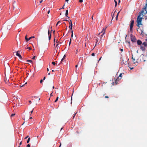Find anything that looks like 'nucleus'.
<instances>
[{
    "instance_id": "nucleus-1",
    "label": "nucleus",
    "mask_w": 147,
    "mask_h": 147,
    "mask_svg": "<svg viewBox=\"0 0 147 147\" xmlns=\"http://www.w3.org/2000/svg\"><path fill=\"white\" fill-rule=\"evenodd\" d=\"M147 7V4L146 3V6L143 8L141 12L139 13V16H138L137 20V26L138 28H140V25H142V24L141 23L142 21V18L144 16L143 13L145 14L146 13H144V11H146V9Z\"/></svg>"
},
{
    "instance_id": "nucleus-2",
    "label": "nucleus",
    "mask_w": 147,
    "mask_h": 147,
    "mask_svg": "<svg viewBox=\"0 0 147 147\" xmlns=\"http://www.w3.org/2000/svg\"><path fill=\"white\" fill-rule=\"evenodd\" d=\"M142 44L144 46V47L142 46V45L140 46V49L143 51H144L146 49L145 47H147V42H144L142 43Z\"/></svg>"
},
{
    "instance_id": "nucleus-3",
    "label": "nucleus",
    "mask_w": 147,
    "mask_h": 147,
    "mask_svg": "<svg viewBox=\"0 0 147 147\" xmlns=\"http://www.w3.org/2000/svg\"><path fill=\"white\" fill-rule=\"evenodd\" d=\"M130 37L131 39V41L132 42H135L136 41V39L135 36H133V35L131 34L130 35Z\"/></svg>"
},
{
    "instance_id": "nucleus-4",
    "label": "nucleus",
    "mask_w": 147,
    "mask_h": 147,
    "mask_svg": "<svg viewBox=\"0 0 147 147\" xmlns=\"http://www.w3.org/2000/svg\"><path fill=\"white\" fill-rule=\"evenodd\" d=\"M134 21L133 20H131V23L130 25V31H132V28L134 24Z\"/></svg>"
},
{
    "instance_id": "nucleus-5",
    "label": "nucleus",
    "mask_w": 147,
    "mask_h": 147,
    "mask_svg": "<svg viewBox=\"0 0 147 147\" xmlns=\"http://www.w3.org/2000/svg\"><path fill=\"white\" fill-rule=\"evenodd\" d=\"M140 28H138L137 29V30L138 32H139L141 34L143 35L144 33L143 32V29H139Z\"/></svg>"
},
{
    "instance_id": "nucleus-6",
    "label": "nucleus",
    "mask_w": 147,
    "mask_h": 147,
    "mask_svg": "<svg viewBox=\"0 0 147 147\" xmlns=\"http://www.w3.org/2000/svg\"><path fill=\"white\" fill-rule=\"evenodd\" d=\"M69 28H70V30H71L72 29V24L71 20H70V22H69Z\"/></svg>"
},
{
    "instance_id": "nucleus-7",
    "label": "nucleus",
    "mask_w": 147,
    "mask_h": 147,
    "mask_svg": "<svg viewBox=\"0 0 147 147\" xmlns=\"http://www.w3.org/2000/svg\"><path fill=\"white\" fill-rule=\"evenodd\" d=\"M132 59L133 62L135 63H138V59H137L136 60L135 57H134L133 56L132 57Z\"/></svg>"
},
{
    "instance_id": "nucleus-8",
    "label": "nucleus",
    "mask_w": 147,
    "mask_h": 147,
    "mask_svg": "<svg viewBox=\"0 0 147 147\" xmlns=\"http://www.w3.org/2000/svg\"><path fill=\"white\" fill-rule=\"evenodd\" d=\"M103 30H104V29H103V30L101 32V33H102V34H101V36H100V38H101V40L102 38V37H103L104 36V35L105 34V30L103 31Z\"/></svg>"
},
{
    "instance_id": "nucleus-9",
    "label": "nucleus",
    "mask_w": 147,
    "mask_h": 147,
    "mask_svg": "<svg viewBox=\"0 0 147 147\" xmlns=\"http://www.w3.org/2000/svg\"><path fill=\"white\" fill-rule=\"evenodd\" d=\"M18 52H19L18 51H17L16 55L17 56H18L20 59H22V57L21 56L20 54L18 53Z\"/></svg>"
},
{
    "instance_id": "nucleus-10",
    "label": "nucleus",
    "mask_w": 147,
    "mask_h": 147,
    "mask_svg": "<svg viewBox=\"0 0 147 147\" xmlns=\"http://www.w3.org/2000/svg\"><path fill=\"white\" fill-rule=\"evenodd\" d=\"M142 42L141 40H138L137 41V43L138 45H141L142 44Z\"/></svg>"
},
{
    "instance_id": "nucleus-11",
    "label": "nucleus",
    "mask_w": 147,
    "mask_h": 147,
    "mask_svg": "<svg viewBox=\"0 0 147 147\" xmlns=\"http://www.w3.org/2000/svg\"><path fill=\"white\" fill-rule=\"evenodd\" d=\"M98 38L97 37H94V40L95 42H96V43H97L98 41Z\"/></svg>"
},
{
    "instance_id": "nucleus-12",
    "label": "nucleus",
    "mask_w": 147,
    "mask_h": 147,
    "mask_svg": "<svg viewBox=\"0 0 147 147\" xmlns=\"http://www.w3.org/2000/svg\"><path fill=\"white\" fill-rule=\"evenodd\" d=\"M11 26H12L11 24H10L9 25H8L7 26V29L8 30L10 29L11 27Z\"/></svg>"
},
{
    "instance_id": "nucleus-13",
    "label": "nucleus",
    "mask_w": 147,
    "mask_h": 147,
    "mask_svg": "<svg viewBox=\"0 0 147 147\" xmlns=\"http://www.w3.org/2000/svg\"><path fill=\"white\" fill-rule=\"evenodd\" d=\"M68 10H66V13H65V15L66 16H67V17L68 18H69V17L67 16L68 14Z\"/></svg>"
},
{
    "instance_id": "nucleus-14",
    "label": "nucleus",
    "mask_w": 147,
    "mask_h": 147,
    "mask_svg": "<svg viewBox=\"0 0 147 147\" xmlns=\"http://www.w3.org/2000/svg\"><path fill=\"white\" fill-rule=\"evenodd\" d=\"M26 61L27 62H30V63H33V62L32 61V60H27Z\"/></svg>"
},
{
    "instance_id": "nucleus-15",
    "label": "nucleus",
    "mask_w": 147,
    "mask_h": 147,
    "mask_svg": "<svg viewBox=\"0 0 147 147\" xmlns=\"http://www.w3.org/2000/svg\"><path fill=\"white\" fill-rule=\"evenodd\" d=\"M122 74H120V75H119V76L118 77V78H120V79H121L122 77L121 76V75H122Z\"/></svg>"
},
{
    "instance_id": "nucleus-16",
    "label": "nucleus",
    "mask_w": 147,
    "mask_h": 147,
    "mask_svg": "<svg viewBox=\"0 0 147 147\" xmlns=\"http://www.w3.org/2000/svg\"><path fill=\"white\" fill-rule=\"evenodd\" d=\"M51 33L49 36V40H50L51 39Z\"/></svg>"
},
{
    "instance_id": "nucleus-17",
    "label": "nucleus",
    "mask_w": 147,
    "mask_h": 147,
    "mask_svg": "<svg viewBox=\"0 0 147 147\" xmlns=\"http://www.w3.org/2000/svg\"><path fill=\"white\" fill-rule=\"evenodd\" d=\"M25 48L27 49H28L29 50H31L32 49V48L31 47H26Z\"/></svg>"
},
{
    "instance_id": "nucleus-18",
    "label": "nucleus",
    "mask_w": 147,
    "mask_h": 147,
    "mask_svg": "<svg viewBox=\"0 0 147 147\" xmlns=\"http://www.w3.org/2000/svg\"><path fill=\"white\" fill-rule=\"evenodd\" d=\"M121 63L122 65L125 64V63L124 62V60L123 59L122 60V61Z\"/></svg>"
},
{
    "instance_id": "nucleus-19",
    "label": "nucleus",
    "mask_w": 147,
    "mask_h": 147,
    "mask_svg": "<svg viewBox=\"0 0 147 147\" xmlns=\"http://www.w3.org/2000/svg\"><path fill=\"white\" fill-rule=\"evenodd\" d=\"M25 39L26 40V41H28L29 40H28V38H27L26 36L25 37Z\"/></svg>"
},
{
    "instance_id": "nucleus-20",
    "label": "nucleus",
    "mask_w": 147,
    "mask_h": 147,
    "mask_svg": "<svg viewBox=\"0 0 147 147\" xmlns=\"http://www.w3.org/2000/svg\"><path fill=\"white\" fill-rule=\"evenodd\" d=\"M119 12L117 13V16H116V20H117L118 17V15H119Z\"/></svg>"
},
{
    "instance_id": "nucleus-21",
    "label": "nucleus",
    "mask_w": 147,
    "mask_h": 147,
    "mask_svg": "<svg viewBox=\"0 0 147 147\" xmlns=\"http://www.w3.org/2000/svg\"><path fill=\"white\" fill-rule=\"evenodd\" d=\"M114 0L115 2V7H116L117 5V1L115 0Z\"/></svg>"
},
{
    "instance_id": "nucleus-22",
    "label": "nucleus",
    "mask_w": 147,
    "mask_h": 147,
    "mask_svg": "<svg viewBox=\"0 0 147 147\" xmlns=\"http://www.w3.org/2000/svg\"><path fill=\"white\" fill-rule=\"evenodd\" d=\"M30 138H29L28 139V140L27 141V143H29V142H30Z\"/></svg>"
},
{
    "instance_id": "nucleus-23",
    "label": "nucleus",
    "mask_w": 147,
    "mask_h": 147,
    "mask_svg": "<svg viewBox=\"0 0 147 147\" xmlns=\"http://www.w3.org/2000/svg\"><path fill=\"white\" fill-rule=\"evenodd\" d=\"M71 38H72L73 36V31H72V30H71Z\"/></svg>"
},
{
    "instance_id": "nucleus-24",
    "label": "nucleus",
    "mask_w": 147,
    "mask_h": 147,
    "mask_svg": "<svg viewBox=\"0 0 147 147\" xmlns=\"http://www.w3.org/2000/svg\"><path fill=\"white\" fill-rule=\"evenodd\" d=\"M59 97H57L55 100V102H56L58 100Z\"/></svg>"
},
{
    "instance_id": "nucleus-25",
    "label": "nucleus",
    "mask_w": 147,
    "mask_h": 147,
    "mask_svg": "<svg viewBox=\"0 0 147 147\" xmlns=\"http://www.w3.org/2000/svg\"><path fill=\"white\" fill-rule=\"evenodd\" d=\"M47 29L48 30V35H49L50 34V30L49 28H47Z\"/></svg>"
},
{
    "instance_id": "nucleus-26",
    "label": "nucleus",
    "mask_w": 147,
    "mask_h": 147,
    "mask_svg": "<svg viewBox=\"0 0 147 147\" xmlns=\"http://www.w3.org/2000/svg\"><path fill=\"white\" fill-rule=\"evenodd\" d=\"M35 37L34 36H31V37H30L29 38H28V40H30V39H31V38H34Z\"/></svg>"
},
{
    "instance_id": "nucleus-27",
    "label": "nucleus",
    "mask_w": 147,
    "mask_h": 147,
    "mask_svg": "<svg viewBox=\"0 0 147 147\" xmlns=\"http://www.w3.org/2000/svg\"><path fill=\"white\" fill-rule=\"evenodd\" d=\"M52 63L54 65H56V63L54 61L52 62ZM56 64L57 65V64Z\"/></svg>"
},
{
    "instance_id": "nucleus-28",
    "label": "nucleus",
    "mask_w": 147,
    "mask_h": 147,
    "mask_svg": "<svg viewBox=\"0 0 147 147\" xmlns=\"http://www.w3.org/2000/svg\"><path fill=\"white\" fill-rule=\"evenodd\" d=\"M61 23V22L60 21H59L57 22V23L56 24V26H57V25L59 23Z\"/></svg>"
},
{
    "instance_id": "nucleus-29",
    "label": "nucleus",
    "mask_w": 147,
    "mask_h": 147,
    "mask_svg": "<svg viewBox=\"0 0 147 147\" xmlns=\"http://www.w3.org/2000/svg\"><path fill=\"white\" fill-rule=\"evenodd\" d=\"M16 3V2L15 1H13V7L14 8L15 7H14V5H13V4H14V3Z\"/></svg>"
},
{
    "instance_id": "nucleus-30",
    "label": "nucleus",
    "mask_w": 147,
    "mask_h": 147,
    "mask_svg": "<svg viewBox=\"0 0 147 147\" xmlns=\"http://www.w3.org/2000/svg\"><path fill=\"white\" fill-rule=\"evenodd\" d=\"M77 113H75L74 114V116H73V119H74V117H75L76 114Z\"/></svg>"
},
{
    "instance_id": "nucleus-31",
    "label": "nucleus",
    "mask_w": 147,
    "mask_h": 147,
    "mask_svg": "<svg viewBox=\"0 0 147 147\" xmlns=\"http://www.w3.org/2000/svg\"><path fill=\"white\" fill-rule=\"evenodd\" d=\"M92 56H94V55H95V54L94 53H93L92 54V55H91Z\"/></svg>"
},
{
    "instance_id": "nucleus-32",
    "label": "nucleus",
    "mask_w": 147,
    "mask_h": 147,
    "mask_svg": "<svg viewBox=\"0 0 147 147\" xmlns=\"http://www.w3.org/2000/svg\"><path fill=\"white\" fill-rule=\"evenodd\" d=\"M26 147H30V145L29 144H28L27 146H26Z\"/></svg>"
},
{
    "instance_id": "nucleus-33",
    "label": "nucleus",
    "mask_w": 147,
    "mask_h": 147,
    "mask_svg": "<svg viewBox=\"0 0 147 147\" xmlns=\"http://www.w3.org/2000/svg\"><path fill=\"white\" fill-rule=\"evenodd\" d=\"M15 114H13L12 115H11V117H13V116H14L15 115Z\"/></svg>"
},
{
    "instance_id": "nucleus-34",
    "label": "nucleus",
    "mask_w": 147,
    "mask_h": 147,
    "mask_svg": "<svg viewBox=\"0 0 147 147\" xmlns=\"http://www.w3.org/2000/svg\"><path fill=\"white\" fill-rule=\"evenodd\" d=\"M35 57H36V56H34V57H32V59H35Z\"/></svg>"
},
{
    "instance_id": "nucleus-35",
    "label": "nucleus",
    "mask_w": 147,
    "mask_h": 147,
    "mask_svg": "<svg viewBox=\"0 0 147 147\" xmlns=\"http://www.w3.org/2000/svg\"><path fill=\"white\" fill-rule=\"evenodd\" d=\"M43 82V80L42 79L40 81V83H41Z\"/></svg>"
},
{
    "instance_id": "nucleus-36",
    "label": "nucleus",
    "mask_w": 147,
    "mask_h": 147,
    "mask_svg": "<svg viewBox=\"0 0 147 147\" xmlns=\"http://www.w3.org/2000/svg\"><path fill=\"white\" fill-rule=\"evenodd\" d=\"M83 2V0H79V2L80 3H82Z\"/></svg>"
},
{
    "instance_id": "nucleus-37",
    "label": "nucleus",
    "mask_w": 147,
    "mask_h": 147,
    "mask_svg": "<svg viewBox=\"0 0 147 147\" xmlns=\"http://www.w3.org/2000/svg\"><path fill=\"white\" fill-rule=\"evenodd\" d=\"M29 137V136H27L24 139H26L27 138H28Z\"/></svg>"
},
{
    "instance_id": "nucleus-38",
    "label": "nucleus",
    "mask_w": 147,
    "mask_h": 147,
    "mask_svg": "<svg viewBox=\"0 0 147 147\" xmlns=\"http://www.w3.org/2000/svg\"><path fill=\"white\" fill-rule=\"evenodd\" d=\"M65 4L63 5V7L62 8V9H64L65 8H64V6H65Z\"/></svg>"
},
{
    "instance_id": "nucleus-39",
    "label": "nucleus",
    "mask_w": 147,
    "mask_h": 147,
    "mask_svg": "<svg viewBox=\"0 0 147 147\" xmlns=\"http://www.w3.org/2000/svg\"><path fill=\"white\" fill-rule=\"evenodd\" d=\"M64 59V58H63L62 59L61 61V62L63 61V60Z\"/></svg>"
},
{
    "instance_id": "nucleus-40",
    "label": "nucleus",
    "mask_w": 147,
    "mask_h": 147,
    "mask_svg": "<svg viewBox=\"0 0 147 147\" xmlns=\"http://www.w3.org/2000/svg\"><path fill=\"white\" fill-rule=\"evenodd\" d=\"M33 111V110L31 111L30 112V113H31V114L32 113Z\"/></svg>"
},
{
    "instance_id": "nucleus-41",
    "label": "nucleus",
    "mask_w": 147,
    "mask_h": 147,
    "mask_svg": "<svg viewBox=\"0 0 147 147\" xmlns=\"http://www.w3.org/2000/svg\"><path fill=\"white\" fill-rule=\"evenodd\" d=\"M50 10H49L48 11V12H47V13L48 14H49V13H50Z\"/></svg>"
},
{
    "instance_id": "nucleus-42",
    "label": "nucleus",
    "mask_w": 147,
    "mask_h": 147,
    "mask_svg": "<svg viewBox=\"0 0 147 147\" xmlns=\"http://www.w3.org/2000/svg\"><path fill=\"white\" fill-rule=\"evenodd\" d=\"M118 80V79H117L116 80V81H115V82L116 83V84H117V81Z\"/></svg>"
},
{
    "instance_id": "nucleus-43",
    "label": "nucleus",
    "mask_w": 147,
    "mask_h": 147,
    "mask_svg": "<svg viewBox=\"0 0 147 147\" xmlns=\"http://www.w3.org/2000/svg\"><path fill=\"white\" fill-rule=\"evenodd\" d=\"M22 144V141H21L20 143V145H21Z\"/></svg>"
},
{
    "instance_id": "nucleus-44",
    "label": "nucleus",
    "mask_w": 147,
    "mask_h": 147,
    "mask_svg": "<svg viewBox=\"0 0 147 147\" xmlns=\"http://www.w3.org/2000/svg\"><path fill=\"white\" fill-rule=\"evenodd\" d=\"M105 98H109V97L107 96H105Z\"/></svg>"
},
{
    "instance_id": "nucleus-45",
    "label": "nucleus",
    "mask_w": 147,
    "mask_h": 147,
    "mask_svg": "<svg viewBox=\"0 0 147 147\" xmlns=\"http://www.w3.org/2000/svg\"><path fill=\"white\" fill-rule=\"evenodd\" d=\"M71 43V41H69V46L70 45Z\"/></svg>"
},
{
    "instance_id": "nucleus-46",
    "label": "nucleus",
    "mask_w": 147,
    "mask_h": 147,
    "mask_svg": "<svg viewBox=\"0 0 147 147\" xmlns=\"http://www.w3.org/2000/svg\"><path fill=\"white\" fill-rule=\"evenodd\" d=\"M63 20L64 21H69L68 20Z\"/></svg>"
},
{
    "instance_id": "nucleus-47",
    "label": "nucleus",
    "mask_w": 147,
    "mask_h": 147,
    "mask_svg": "<svg viewBox=\"0 0 147 147\" xmlns=\"http://www.w3.org/2000/svg\"><path fill=\"white\" fill-rule=\"evenodd\" d=\"M120 50L121 51H123V49H120Z\"/></svg>"
},
{
    "instance_id": "nucleus-48",
    "label": "nucleus",
    "mask_w": 147,
    "mask_h": 147,
    "mask_svg": "<svg viewBox=\"0 0 147 147\" xmlns=\"http://www.w3.org/2000/svg\"><path fill=\"white\" fill-rule=\"evenodd\" d=\"M101 59V57H100L98 60V61H100Z\"/></svg>"
},
{
    "instance_id": "nucleus-49",
    "label": "nucleus",
    "mask_w": 147,
    "mask_h": 147,
    "mask_svg": "<svg viewBox=\"0 0 147 147\" xmlns=\"http://www.w3.org/2000/svg\"><path fill=\"white\" fill-rule=\"evenodd\" d=\"M42 0H41V1H40V3H41L42 2Z\"/></svg>"
},
{
    "instance_id": "nucleus-50",
    "label": "nucleus",
    "mask_w": 147,
    "mask_h": 147,
    "mask_svg": "<svg viewBox=\"0 0 147 147\" xmlns=\"http://www.w3.org/2000/svg\"><path fill=\"white\" fill-rule=\"evenodd\" d=\"M45 78H46V77H45L43 78V80H45Z\"/></svg>"
},
{
    "instance_id": "nucleus-51",
    "label": "nucleus",
    "mask_w": 147,
    "mask_h": 147,
    "mask_svg": "<svg viewBox=\"0 0 147 147\" xmlns=\"http://www.w3.org/2000/svg\"><path fill=\"white\" fill-rule=\"evenodd\" d=\"M55 30H54V31H53V34H55Z\"/></svg>"
},
{
    "instance_id": "nucleus-52",
    "label": "nucleus",
    "mask_w": 147,
    "mask_h": 147,
    "mask_svg": "<svg viewBox=\"0 0 147 147\" xmlns=\"http://www.w3.org/2000/svg\"><path fill=\"white\" fill-rule=\"evenodd\" d=\"M65 55H64L63 57V58H64V59H65Z\"/></svg>"
},
{
    "instance_id": "nucleus-53",
    "label": "nucleus",
    "mask_w": 147,
    "mask_h": 147,
    "mask_svg": "<svg viewBox=\"0 0 147 147\" xmlns=\"http://www.w3.org/2000/svg\"><path fill=\"white\" fill-rule=\"evenodd\" d=\"M120 2V0H119V1H118V4H119Z\"/></svg>"
},
{
    "instance_id": "nucleus-54",
    "label": "nucleus",
    "mask_w": 147,
    "mask_h": 147,
    "mask_svg": "<svg viewBox=\"0 0 147 147\" xmlns=\"http://www.w3.org/2000/svg\"><path fill=\"white\" fill-rule=\"evenodd\" d=\"M52 92L51 94H50L51 96H52Z\"/></svg>"
},
{
    "instance_id": "nucleus-55",
    "label": "nucleus",
    "mask_w": 147,
    "mask_h": 147,
    "mask_svg": "<svg viewBox=\"0 0 147 147\" xmlns=\"http://www.w3.org/2000/svg\"><path fill=\"white\" fill-rule=\"evenodd\" d=\"M77 67H78V65H76V68H77Z\"/></svg>"
},
{
    "instance_id": "nucleus-56",
    "label": "nucleus",
    "mask_w": 147,
    "mask_h": 147,
    "mask_svg": "<svg viewBox=\"0 0 147 147\" xmlns=\"http://www.w3.org/2000/svg\"><path fill=\"white\" fill-rule=\"evenodd\" d=\"M1 44H2V43H0V46H1Z\"/></svg>"
},
{
    "instance_id": "nucleus-57",
    "label": "nucleus",
    "mask_w": 147,
    "mask_h": 147,
    "mask_svg": "<svg viewBox=\"0 0 147 147\" xmlns=\"http://www.w3.org/2000/svg\"><path fill=\"white\" fill-rule=\"evenodd\" d=\"M58 44H57V45L56 46V47H57V46H58Z\"/></svg>"
},
{
    "instance_id": "nucleus-58",
    "label": "nucleus",
    "mask_w": 147,
    "mask_h": 147,
    "mask_svg": "<svg viewBox=\"0 0 147 147\" xmlns=\"http://www.w3.org/2000/svg\"><path fill=\"white\" fill-rule=\"evenodd\" d=\"M92 20H93V16H92Z\"/></svg>"
},
{
    "instance_id": "nucleus-59",
    "label": "nucleus",
    "mask_w": 147,
    "mask_h": 147,
    "mask_svg": "<svg viewBox=\"0 0 147 147\" xmlns=\"http://www.w3.org/2000/svg\"><path fill=\"white\" fill-rule=\"evenodd\" d=\"M61 143H60V146H59V147H60L61 146Z\"/></svg>"
},
{
    "instance_id": "nucleus-60",
    "label": "nucleus",
    "mask_w": 147,
    "mask_h": 147,
    "mask_svg": "<svg viewBox=\"0 0 147 147\" xmlns=\"http://www.w3.org/2000/svg\"><path fill=\"white\" fill-rule=\"evenodd\" d=\"M71 39H70V41H71Z\"/></svg>"
},
{
    "instance_id": "nucleus-61",
    "label": "nucleus",
    "mask_w": 147,
    "mask_h": 147,
    "mask_svg": "<svg viewBox=\"0 0 147 147\" xmlns=\"http://www.w3.org/2000/svg\"><path fill=\"white\" fill-rule=\"evenodd\" d=\"M32 117H31L30 118V119H32Z\"/></svg>"
},
{
    "instance_id": "nucleus-62",
    "label": "nucleus",
    "mask_w": 147,
    "mask_h": 147,
    "mask_svg": "<svg viewBox=\"0 0 147 147\" xmlns=\"http://www.w3.org/2000/svg\"><path fill=\"white\" fill-rule=\"evenodd\" d=\"M49 69H48V68H47V71H49Z\"/></svg>"
},
{
    "instance_id": "nucleus-63",
    "label": "nucleus",
    "mask_w": 147,
    "mask_h": 147,
    "mask_svg": "<svg viewBox=\"0 0 147 147\" xmlns=\"http://www.w3.org/2000/svg\"><path fill=\"white\" fill-rule=\"evenodd\" d=\"M63 129V128L62 127V128H61V130H62Z\"/></svg>"
},
{
    "instance_id": "nucleus-64",
    "label": "nucleus",
    "mask_w": 147,
    "mask_h": 147,
    "mask_svg": "<svg viewBox=\"0 0 147 147\" xmlns=\"http://www.w3.org/2000/svg\"><path fill=\"white\" fill-rule=\"evenodd\" d=\"M29 102H30V103H31V101H29Z\"/></svg>"
}]
</instances>
